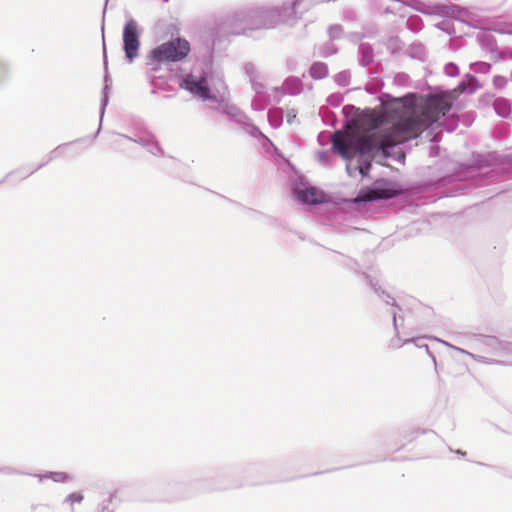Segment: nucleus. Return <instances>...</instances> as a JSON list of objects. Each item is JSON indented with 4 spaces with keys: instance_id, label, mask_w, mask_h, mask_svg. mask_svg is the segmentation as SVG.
<instances>
[{
    "instance_id": "f257e3e1",
    "label": "nucleus",
    "mask_w": 512,
    "mask_h": 512,
    "mask_svg": "<svg viewBox=\"0 0 512 512\" xmlns=\"http://www.w3.org/2000/svg\"><path fill=\"white\" fill-rule=\"evenodd\" d=\"M394 100L385 108V113L375 110H366L352 119L342 130L332 135V148L342 158L351 160L359 155L367 157L364 164L356 167L364 177L371 167V160L376 151L386 152L398 144H391L390 140L394 128L398 126L399 114L388 117L389 111H397L399 106L393 105Z\"/></svg>"
},
{
    "instance_id": "f03ea898",
    "label": "nucleus",
    "mask_w": 512,
    "mask_h": 512,
    "mask_svg": "<svg viewBox=\"0 0 512 512\" xmlns=\"http://www.w3.org/2000/svg\"><path fill=\"white\" fill-rule=\"evenodd\" d=\"M464 89L459 87L452 91L430 95L418 106V109L413 111H410L414 106L412 98L395 99L393 105L399 106L401 112H399L398 126L390 135V143L402 144L419 137L423 131L446 115L458 94Z\"/></svg>"
},
{
    "instance_id": "7ed1b4c3",
    "label": "nucleus",
    "mask_w": 512,
    "mask_h": 512,
    "mask_svg": "<svg viewBox=\"0 0 512 512\" xmlns=\"http://www.w3.org/2000/svg\"><path fill=\"white\" fill-rule=\"evenodd\" d=\"M191 46L187 39L176 37L153 48L148 54L149 65L176 63L185 60L190 54Z\"/></svg>"
},
{
    "instance_id": "20e7f679",
    "label": "nucleus",
    "mask_w": 512,
    "mask_h": 512,
    "mask_svg": "<svg viewBox=\"0 0 512 512\" xmlns=\"http://www.w3.org/2000/svg\"><path fill=\"white\" fill-rule=\"evenodd\" d=\"M124 50L127 58L132 61L138 55L139 33L138 26L134 20H129L123 30Z\"/></svg>"
},
{
    "instance_id": "39448f33",
    "label": "nucleus",
    "mask_w": 512,
    "mask_h": 512,
    "mask_svg": "<svg viewBox=\"0 0 512 512\" xmlns=\"http://www.w3.org/2000/svg\"><path fill=\"white\" fill-rule=\"evenodd\" d=\"M182 82V86L193 95L198 96L203 100L215 99V96L211 94L205 77L197 79L194 75L188 74L183 78Z\"/></svg>"
},
{
    "instance_id": "423d86ee",
    "label": "nucleus",
    "mask_w": 512,
    "mask_h": 512,
    "mask_svg": "<svg viewBox=\"0 0 512 512\" xmlns=\"http://www.w3.org/2000/svg\"><path fill=\"white\" fill-rule=\"evenodd\" d=\"M297 198L307 204H318L324 199V195L318 189L311 187L297 191Z\"/></svg>"
},
{
    "instance_id": "0eeeda50",
    "label": "nucleus",
    "mask_w": 512,
    "mask_h": 512,
    "mask_svg": "<svg viewBox=\"0 0 512 512\" xmlns=\"http://www.w3.org/2000/svg\"><path fill=\"white\" fill-rule=\"evenodd\" d=\"M379 198V195L377 193V191L375 190H370V191H367V192H363L361 191L357 198L355 199L356 202H364V201H371V200H374V199H377Z\"/></svg>"
},
{
    "instance_id": "6e6552de",
    "label": "nucleus",
    "mask_w": 512,
    "mask_h": 512,
    "mask_svg": "<svg viewBox=\"0 0 512 512\" xmlns=\"http://www.w3.org/2000/svg\"><path fill=\"white\" fill-rule=\"evenodd\" d=\"M310 73L315 78H321L326 74V67L323 64H314L310 69Z\"/></svg>"
},
{
    "instance_id": "1a4fd4ad",
    "label": "nucleus",
    "mask_w": 512,
    "mask_h": 512,
    "mask_svg": "<svg viewBox=\"0 0 512 512\" xmlns=\"http://www.w3.org/2000/svg\"><path fill=\"white\" fill-rule=\"evenodd\" d=\"M68 499L71 503H80L83 500V496L80 493H72L69 495Z\"/></svg>"
}]
</instances>
